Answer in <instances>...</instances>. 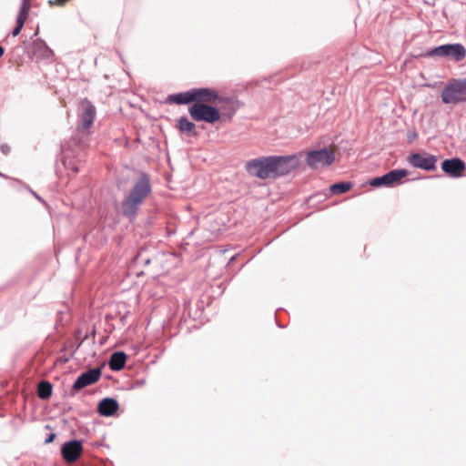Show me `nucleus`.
<instances>
[{
  "mask_svg": "<svg viewBox=\"0 0 466 466\" xmlns=\"http://www.w3.org/2000/svg\"><path fill=\"white\" fill-rule=\"evenodd\" d=\"M298 167L296 156H269L251 159L246 163V171L260 179L285 176Z\"/></svg>",
  "mask_w": 466,
  "mask_h": 466,
  "instance_id": "1",
  "label": "nucleus"
},
{
  "mask_svg": "<svg viewBox=\"0 0 466 466\" xmlns=\"http://www.w3.org/2000/svg\"><path fill=\"white\" fill-rule=\"evenodd\" d=\"M150 192L151 186L149 179L145 174H143L125 197L122 202L123 214L130 218H134L137 214L140 206Z\"/></svg>",
  "mask_w": 466,
  "mask_h": 466,
  "instance_id": "2",
  "label": "nucleus"
},
{
  "mask_svg": "<svg viewBox=\"0 0 466 466\" xmlns=\"http://www.w3.org/2000/svg\"><path fill=\"white\" fill-rule=\"evenodd\" d=\"M428 57H443L453 62H461L466 57V48L460 43L446 44L429 50Z\"/></svg>",
  "mask_w": 466,
  "mask_h": 466,
  "instance_id": "3",
  "label": "nucleus"
},
{
  "mask_svg": "<svg viewBox=\"0 0 466 466\" xmlns=\"http://www.w3.org/2000/svg\"><path fill=\"white\" fill-rule=\"evenodd\" d=\"M445 104H458L466 101V78L457 79L448 84L441 92Z\"/></svg>",
  "mask_w": 466,
  "mask_h": 466,
  "instance_id": "4",
  "label": "nucleus"
},
{
  "mask_svg": "<svg viewBox=\"0 0 466 466\" xmlns=\"http://www.w3.org/2000/svg\"><path fill=\"white\" fill-rule=\"evenodd\" d=\"M189 114L195 121H205L208 123H215L220 117L218 109L202 103L193 104L189 107Z\"/></svg>",
  "mask_w": 466,
  "mask_h": 466,
  "instance_id": "5",
  "label": "nucleus"
},
{
  "mask_svg": "<svg viewBox=\"0 0 466 466\" xmlns=\"http://www.w3.org/2000/svg\"><path fill=\"white\" fill-rule=\"evenodd\" d=\"M306 160L311 168L318 169L331 165L335 160V154L332 150L324 147L309 151Z\"/></svg>",
  "mask_w": 466,
  "mask_h": 466,
  "instance_id": "6",
  "label": "nucleus"
},
{
  "mask_svg": "<svg viewBox=\"0 0 466 466\" xmlns=\"http://www.w3.org/2000/svg\"><path fill=\"white\" fill-rule=\"evenodd\" d=\"M96 107L86 98L80 102L78 108V130H87L93 125L96 118Z\"/></svg>",
  "mask_w": 466,
  "mask_h": 466,
  "instance_id": "7",
  "label": "nucleus"
},
{
  "mask_svg": "<svg viewBox=\"0 0 466 466\" xmlns=\"http://www.w3.org/2000/svg\"><path fill=\"white\" fill-rule=\"evenodd\" d=\"M437 157L431 154L412 153L409 157V163L417 168L431 171L436 168Z\"/></svg>",
  "mask_w": 466,
  "mask_h": 466,
  "instance_id": "8",
  "label": "nucleus"
},
{
  "mask_svg": "<svg viewBox=\"0 0 466 466\" xmlns=\"http://www.w3.org/2000/svg\"><path fill=\"white\" fill-rule=\"evenodd\" d=\"M83 451L82 442L78 440L69 441L63 444L61 453L66 462H75Z\"/></svg>",
  "mask_w": 466,
  "mask_h": 466,
  "instance_id": "9",
  "label": "nucleus"
},
{
  "mask_svg": "<svg viewBox=\"0 0 466 466\" xmlns=\"http://www.w3.org/2000/svg\"><path fill=\"white\" fill-rule=\"evenodd\" d=\"M101 376L99 368L89 370L77 377L73 385V390H79L85 387L96 383Z\"/></svg>",
  "mask_w": 466,
  "mask_h": 466,
  "instance_id": "10",
  "label": "nucleus"
},
{
  "mask_svg": "<svg viewBox=\"0 0 466 466\" xmlns=\"http://www.w3.org/2000/svg\"><path fill=\"white\" fill-rule=\"evenodd\" d=\"M441 169L452 177H460L465 170V164L460 158L445 159L441 164Z\"/></svg>",
  "mask_w": 466,
  "mask_h": 466,
  "instance_id": "11",
  "label": "nucleus"
},
{
  "mask_svg": "<svg viewBox=\"0 0 466 466\" xmlns=\"http://www.w3.org/2000/svg\"><path fill=\"white\" fill-rule=\"evenodd\" d=\"M192 89L195 103H212L215 100L218 99V93L211 88L203 87Z\"/></svg>",
  "mask_w": 466,
  "mask_h": 466,
  "instance_id": "12",
  "label": "nucleus"
},
{
  "mask_svg": "<svg viewBox=\"0 0 466 466\" xmlns=\"http://www.w3.org/2000/svg\"><path fill=\"white\" fill-rule=\"evenodd\" d=\"M31 7V0H22L18 15L16 17V26L14 28L12 34L16 36L20 34L25 20L27 19L28 13Z\"/></svg>",
  "mask_w": 466,
  "mask_h": 466,
  "instance_id": "13",
  "label": "nucleus"
},
{
  "mask_svg": "<svg viewBox=\"0 0 466 466\" xmlns=\"http://www.w3.org/2000/svg\"><path fill=\"white\" fill-rule=\"evenodd\" d=\"M118 402L112 398H105L98 403V412L106 417L114 415L118 410Z\"/></svg>",
  "mask_w": 466,
  "mask_h": 466,
  "instance_id": "14",
  "label": "nucleus"
},
{
  "mask_svg": "<svg viewBox=\"0 0 466 466\" xmlns=\"http://www.w3.org/2000/svg\"><path fill=\"white\" fill-rule=\"evenodd\" d=\"M168 101L177 105H185L194 102L193 89L171 95L168 96Z\"/></svg>",
  "mask_w": 466,
  "mask_h": 466,
  "instance_id": "15",
  "label": "nucleus"
},
{
  "mask_svg": "<svg viewBox=\"0 0 466 466\" xmlns=\"http://www.w3.org/2000/svg\"><path fill=\"white\" fill-rule=\"evenodd\" d=\"M127 355L123 351L114 352L109 360V367L113 370H120L124 368Z\"/></svg>",
  "mask_w": 466,
  "mask_h": 466,
  "instance_id": "16",
  "label": "nucleus"
},
{
  "mask_svg": "<svg viewBox=\"0 0 466 466\" xmlns=\"http://www.w3.org/2000/svg\"><path fill=\"white\" fill-rule=\"evenodd\" d=\"M388 187H393L400 183L402 178H404L408 175V171L405 169H393L388 173Z\"/></svg>",
  "mask_w": 466,
  "mask_h": 466,
  "instance_id": "17",
  "label": "nucleus"
},
{
  "mask_svg": "<svg viewBox=\"0 0 466 466\" xmlns=\"http://www.w3.org/2000/svg\"><path fill=\"white\" fill-rule=\"evenodd\" d=\"M34 50L43 58H49L53 56L52 49L42 39H37L34 42Z\"/></svg>",
  "mask_w": 466,
  "mask_h": 466,
  "instance_id": "18",
  "label": "nucleus"
},
{
  "mask_svg": "<svg viewBox=\"0 0 466 466\" xmlns=\"http://www.w3.org/2000/svg\"><path fill=\"white\" fill-rule=\"evenodd\" d=\"M178 128L180 131L187 134L195 136L197 135V132L195 130L196 126L193 122L189 121L186 116H182L178 120Z\"/></svg>",
  "mask_w": 466,
  "mask_h": 466,
  "instance_id": "19",
  "label": "nucleus"
},
{
  "mask_svg": "<svg viewBox=\"0 0 466 466\" xmlns=\"http://www.w3.org/2000/svg\"><path fill=\"white\" fill-rule=\"evenodd\" d=\"M52 384L43 380L37 386V395L42 400H47L52 394Z\"/></svg>",
  "mask_w": 466,
  "mask_h": 466,
  "instance_id": "20",
  "label": "nucleus"
},
{
  "mask_svg": "<svg viewBox=\"0 0 466 466\" xmlns=\"http://www.w3.org/2000/svg\"><path fill=\"white\" fill-rule=\"evenodd\" d=\"M352 185L350 182H339L330 186V192L334 195H339L349 191Z\"/></svg>",
  "mask_w": 466,
  "mask_h": 466,
  "instance_id": "21",
  "label": "nucleus"
},
{
  "mask_svg": "<svg viewBox=\"0 0 466 466\" xmlns=\"http://www.w3.org/2000/svg\"><path fill=\"white\" fill-rule=\"evenodd\" d=\"M370 185L375 187L385 186L388 187V179L387 175H383L381 177H374L370 180Z\"/></svg>",
  "mask_w": 466,
  "mask_h": 466,
  "instance_id": "22",
  "label": "nucleus"
},
{
  "mask_svg": "<svg viewBox=\"0 0 466 466\" xmlns=\"http://www.w3.org/2000/svg\"><path fill=\"white\" fill-rule=\"evenodd\" d=\"M64 165L66 169L71 170L73 173H77L80 169L76 161L69 157H66Z\"/></svg>",
  "mask_w": 466,
  "mask_h": 466,
  "instance_id": "23",
  "label": "nucleus"
},
{
  "mask_svg": "<svg viewBox=\"0 0 466 466\" xmlns=\"http://www.w3.org/2000/svg\"><path fill=\"white\" fill-rule=\"evenodd\" d=\"M1 151L3 154L7 155L10 152V147L7 145H2L1 146Z\"/></svg>",
  "mask_w": 466,
  "mask_h": 466,
  "instance_id": "24",
  "label": "nucleus"
},
{
  "mask_svg": "<svg viewBox=\"0 0 466 466\" xmlns=\"http://www.w3.org/2000/svg\"><path fill=\"white\" fill-rule=\"evenodd\" d=\"M55 436H56V435H55L54 433L50 434V435L48 436V438H46V441H45V442H46V443H50V442H52V441H53V440H54V438H55Z\"/></svg>",
  "mask_w": 466,
  "mask_h": 466,
  "instance_id": "25",
  "label": "nucleus"
},
{
  "mask_svg": "<svg viewBox=\"0 0 466 466\" xmlns=\"http://www.w3.org/2000/svg\"><path fill=\"white\" fill-rule=\"evenodd\" d=\"M32 193H33V195H34V196H35V197L39 201L43 202V199H42V198H41L37 194H35V192H33V191H32Z\"/></svg>",
  "mask_w": 466,
  "mask_h": 466,
  "instance_id": "26",
  "label": "nucleus"
},
{
  "mask_svg": "<svg viewBox=\"0 0 466 466\" xmlns=\"http://www.w3.org/2000/svg\"><path fill=\"white\" fill-rule=\"evenodd\" d=\"M417 137L416 133H413L412 135H410V141H411L413 138H415Z\"/></svg>",
  "mask_w": 466,
  "mask_h": 466,
  "instance_id": "27",
  "label": "nucleus"
},
{
  "mask_svg": "<svg viewBox=\"0 0 466 466\" xmlns=\"http://www.w3.org/2000/svg\"><path fill=\"white\" fill-rule=\"evenodd\" d=\"M4 55V48L0 46V57Z\"/></svg>",
  "mask_w": 466,
  "mask_h": 466,
  "instance_id": "28",
  "label": "nucleus"
}]
</instances>
